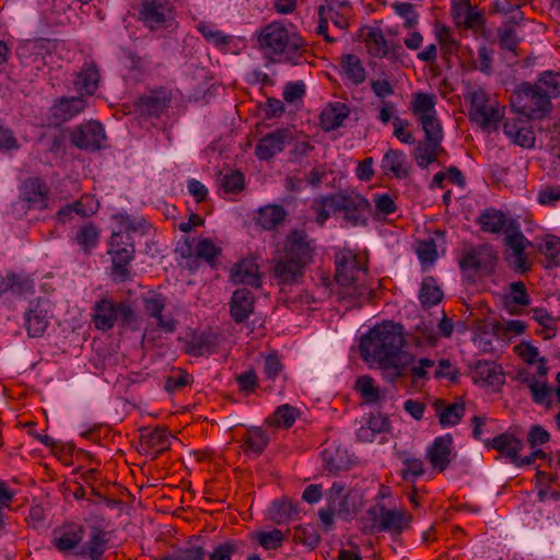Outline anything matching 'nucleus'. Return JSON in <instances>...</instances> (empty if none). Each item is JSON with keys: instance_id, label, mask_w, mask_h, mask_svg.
I'll return each mask as SVG.
<instances>
[{"instance_id": "51", "label": "nucleus", "mask_w": 560, "mask_h": 560, "mask_svg": "<svg viewBox=\"0 0 560 560\" xmlns=\"http://www.w3.org/2000/svg\"><path fill=\"white\" fill-rule=\"evenodd\" d=\"M528 388L536 404L546 405L548 408L551 406L553 397H556L553 388L536 378L529 381Z\"/></svg>"}, {"instance_id": "36", "label": "nucleus", "mask_w": 560, "mask_h": 560, "mask_svg": "<svg viewBox=\"0 0 560 560\" xmlns=\"http://www.w3.org/2000/svg\"><path fill=\"white\" fill-rule=\"evenodd\" d=\"M476 381L489 386H500L505 382L502 368L493 362L479 361L475 369Z\"/></svg>"}, {"instance_id": "41", "label": "nucleus", "mask_w": 560, "mask_h": 560, "mask_svg": "<svg viewBox=\"0 0 560 560\" xmlns=\"http://www.w3.org/2000/svg\"><path fill=\"white\" fill-rule=\"evenodd\" d=\"M477 221L481 230L487 233H499L506 223L504 213L493 208L482 211Z\"/></svg>"}, {"instance_id": "29", "label": "nucleus", "mask_w": 560, "mask_h": 560, "mask_svg": "<svg viewBox=\"0 0 560 560\" xmlns=\"http://www.w3.org/2000/svg\"><path fill=\"white\" fill-rule=\"evenodd\" d=\"M86 106V101L82 96L60 97L54 104L52 116L59 120H70L80 114Z\"/></svg>"}, {"instance_id": "62", "label": "nucleus", "mask_w": 560, "mask_h": 560, "mask_svg": "<svg viewBox=\"0 0 560 560\" xmlns=\"http://www.w3.org/2000/svg\"><path fill=\"white\" fill-rule=\"evenodd\" d=\"M514 351L527 364L546 363V359L539 358L538 349L530 342L522 341L514 347Z\"/></svg>"}, {"instance_id": "9", "label": "nucleus", "mask_w": 560, "mask_h": 560, "mask_svg": "<svg viewBox=\"0 0 560 560\" xmlns=\"http://www.w3.org/2000/svg\"><path fill=\"white\" fill-rule=\"evenodd\" d=\"M337 206H339V212L343 213V221L351 225H365L368 222L369 214L371 212V203L360 194L353 190L339 191V198L337 199Z\"/></svg>"}, {"instance_id": "5", "label": "nucleus", "mask_w": 560, "mask_h": 560, "mask_svg": "<svg viewBox=\"0 0 560 560\" xmlns=\"http://www.w3.org/2000/svg\"><path fill=\"white\" fill-rule=\"evenodd\" d=\"M92 319L97 329L105 331L116 324L124 327L132 326L137 323V314L128 301L101 299L93 306Z\"/></svg>"}, {"instance_id": "32", "label": "nucleus", "mask_w": 560, "mask_h": 560, "mask_svg": "<svg viewBox=\"0 0 560 560\" xmlns=\"http://www.w3.org/2000/svg\"><path fill=\"white\" fill-rule=\"evenodd\" d=\"M530 299L526 292L525 284L522 281H515L510 284V292L503 298L504 307L512 315L518 314L520 310L527 306Z\"/></svg>"}, {"instance_id": "60", "label": "nucleus", "mask_w": 560, "mask_h": 560, "mask_svg": "<svg viewBox=\"0 0 560 560\" xmlns=\"http://www.w3.org/2000/svg\"><path fill=\"white\" fill-rule=\"evenodd\" d=\"M355 388L369 402H375L380 399V389L374 385V381L370 376H360L357 380Z\"/></svg>"}, {"instance_id": "34", "label": "nucleus", "mask_w": 560, "mask_h": 560, "mask_svg": "<svg viewBox=\"0 0 560 560\" xmlns=\"http://www.w3.org/2000/svg\"><path fill=\"white\" fill-rule=\"evenodd\" d=\"M338 198L339 192H336L320 196L313 200L311 209L315 213V221L319 225H324L332 213L339 212V206L336 205Z\"/></svg>"}, {"instance_id": "1", "label": "nucleus", "mask_w": 560, "mask_h": 560, "mask_svg": "<svg viewBox=\"0 0 560 560\" xmlns=\"http://www.w3.org/2000/svg\"><path fill=\"white\" fill-rule=\"evenodd\" d=\"M404 328L394 322H383L371 328L360 341V354L366 362H377L383 377L395 383L406 375L411 358L402 353Z\"/></svg>"}, {"instance_id": "35", "label": "nucleus", "mask_w": 560, "mask_h": 560, "mask_svg": "<svg viewBox=\"0 0 560 560\" xmlns=\"http://www.w3.org/2000/svg\"><path fill=\"white\" fill-rule=\"evenodd\" d=\"M107 541V534L98 527H93L90 539L82 546L80 555L89 557L91 560H101L106 550Z\"/></svg>"}, {"instance_id": "61", "label": "nucleus", "mask_w": 560, "mask_h": 560, "mask_svg": "<svg viewBox=\"0 0 560 560\" xmlns=\"http://www.w3.org/2000/svg\"><path fill=\"white\" fill-rule=\"evenodd\" d=\"M424 474L423 462L420 458L408 457L402 460L401 477L406 481H415Z\"/></svg>"}, {"instance_id": "20", "label": "nucleus", "mask_w": 560, "mask_h": 560, "mask_svg": "<svg viewBox=\"0 0 560 560\" xmlns=\"http://www.w3.org/2000/svg\"><path fill=\"white\" fill-rule=\"evenodd\" d=\"M254 312V294L248 289H237L230 301V314L236 324L244 323Z\"/></svg>"}, {"instance_id": "12", "label": "nucleus", "mask_w": 560, "mask_h": 560, "mask_svg": "<svg viewBox=\"0 0 560 560\" xmlns=\"http://www.w3.org/2000/svg\"><path fill=\"white\" fill-rule=\"evenodd\" d=\"M51 315L50 303L45 299L32 301L24 315V327L31 338L42 337L47 330Z\"/></svg>"}, {"instance_id": "13", "label": "nucleus", "mask_w": 560, "mask_h": 560, "mask_svg": "<svg viewBox=\"0 0 560 560\" xmlns=\"http://www.w3.org/2000/svg\"><path fill=\"white\" fill-rule=\"evenodd\" d=\"M144 314L149 318L155 319L160 330L172 334L176 330V320L171 314L164 313L166 307V298L156 292H149L142 299Z\"/></svg>"}, {"instance_id": "52", "label": "nucleus", "mask_w": 560, "mask_h": 560, "mask_svg": "<svg viewBox=\"0 0 560 560\" xmlns=\"http://www.w3.org/2000/svg\"><path fill=\"white\" fill-rule=\"evenodd\" d=\"M299 416V410L288 404L277 408L273 415L269 418L271 425L290 428L295 422Z\"/></svg>"}, {"instance_id": "7", "label": "nucleus", "mask_w": 560, "mask_h": 560, "mask_svg": "<svg viewBox=\"0 0 560 560\" xmlns=\"http://www.w3.org/2000/svg\"><path fill=\"white\" fill-rule=\"evenodd\" d=\"M366 523L362 527L364 534L396 533L399 534L408 520L400 510H388L383 504H375L366 511Z\"/></svg>"}, {"instance_id": "30", "label": "nucleus", "mask_w": 560, "mask_h": 560, "mask_svg": "<svg viewBox=\"0 0 560 560\" xmlns=\"http://www.w3.org/2000/svg\"><path fill=\"white\" fill-rule=\"evenodd\" d=\"M108 254L112 256L113 261H131L135 255V247L130 242L129 234L113 232Z\"/></svg>"}, {"instance_id": "19", "label": "nucleus", "mask_w": 560, "mask_h": 560, "mask_svg": "<svg viewBox=\"0 0 560 560\" xmlns=\"http://www.w3.org/2000/svg\"><path fill=\"white\" fill-rule=\"evenodd\" d=\"M21 198L28 208L42 210L47 207L48 189L46 184L37 178H28L24 182Z\"/></svg>"}, {"instance_id": "10", "label": "nucleus", "mask_w": 560, "mask_h": 560, "mask_svg": "<svg viewBox=\"0 0 560 560\" xmlns=\"http://www.w3.org/2000/svg\"><path fill=\"white\" fill-rule=\"evenodd\" d=\"M498 261V255L489 244H481L467 249L460 261L459 267L464 271L471 270L481 276H489L494 271Z\"/></svg>"}, {"instance_id": "42", "label": "nucleus", "mask_w": 560, "mask_h": 560, "mask_svg": "<svg viewBox=\"0 0 560 560\" xmlns=\"http://www.w3.org/2000/svg\"><path fill=\"white\" fill-rule=\"evenodd\" d=\"M269 443L268 434L260 428L255 427L247 431L244 438L243 450L245 453H253L259 456Z\"/></svg>"}, {"instance_id": "54", "label": "nucleus", "mask_w": 560, "mask_h": 560, "mask_svg": "<svg viewBox=\"0 0 560 560\" xmlns=\"http://www.w3.org/2000/svg\"><path fill=\"white\" fill-rule=\"evenodd\" d=\"M412 112L419 119L423 116L435 115V96L432 94L417 93L412 102Z\"/></svg>"}, {"instance_id": "17", "label": "nucleus", "mask_w": 560, "mask_h": 560, "mask_svg": "<svg viewBox=\"0 0 560 560\" xmlns=\"http://www.w3.org/2000/svg\"><path fill=\"white\" fill-rule=\"evenodd\" d=\"M452 445L453 438L451 434L434 439L427 450V458L433 469L442 472L448 467L453 457Z\"/></svg>"}, {"instance_id": "25", "label": "nucleus", "mask_w": 560, "mask_h": 560, "mask_svg": "<svg viewBox=\"0 0 560 560\" xmlns=\"http://www.w3.org/2000/svg\"><path fill=\"white\" fill-rule=\"evenodd\" d=\"M98 82L100 73L97 68L92 63H86L81 71L75 73L73 89L80 93L79 96H90L97 90Z\"/></svg>"}, {"instance_id": "59", "label": "nucleus", "mask_w": 560, "mask_h": 560, "mask_svg": "<svg viewBox=\"0 0 560 560\" xmlns=\"http://www.w3.org/2000/svg\"><path fill=\"white\" fill-rule=\"evenodd\" d=\"M395 13L404 20L406 28H413L419 21V14L415 7L408 2H396L393 4Z\"/></svg>"}, {"instance_id": "22", "label": "nucleus", "mask_w": 560, "mask_h": 560, "mask_svg": "<svg viewBox=\"0 0 560 560\" xmlns=\"http://www.w3.org/2000/svg\"><path fill=\"white\" fill-rule=\"evenodd\" d=\"M83 539V528L80 525H69L52 532V542L56 549L67 553L78 547Z\"/></svg>"}, {"instance_id": "6", "label": "nucleus", "mask_w": 560, "mask_h": 560, "mask_svg": "<svg viewBox=\"0 0 560 560\" xmlns=\"http://www.w3.org/2000/svg\"><path fill=\"white\" fill-rule=\"evenodd\" d=\"M512 106L523 116L537 119L551 109V100L534 83L522 82L512 95Z\"/></svg>"}, {"instance_id": "55", "label": "nucleus", "mask_w": 560, "mask_h": 560, "mask_svg": "<svg viewBox=\"0 0 560 560\" xmlns=\"http://www.w3.org/2000/svg\"><path fill=\"white\" fill-rule=\"evenodd\" d=\"M366 46L370 52L377 58L389 55V46L381 31H373L368 34Z\"/></svg>"}, {"instance_id": "39", "label": "nucleus", "mask_w": 560, "mask_h": 560, "mask_svg": "<svg viewBox=\"0 0 560 560\" xmlns=\"http://www.w3.org/2000/svg\"><path fill=\"white\" fill-rule=\"evenodd\" d=\"M348 115L349 109L347 106L340 103H336L334 106L320 113V126L326 131L335 130L342 126Z\"/></svg>"}, {"instance_id": "15", "label": "nucleus", "mask_w": 560, "mask_h": 560, "mask_svg": "<svg viewBox=\"0 0 560 560\" xmlns=\"http://www.w3.org/2000/svg\"><path fill=\"white\" fill-rule=\"evenodd\" d=\"M285 254L301 262L308 265L315 254V241L302 230H294L288 236Z\"/></svg>"}, {"instance_id": "33", "label": "nucleus", "mask_w": 560, "mask_h": 560, "mask_svg": "<svg viewBox=\"0 0 560 560\" xmlns=\"http://www.w3.org/2000/svg\"><path fill=\"white\" fill-rule=\"evenodd\" d=\"M304 268V265L285 254L283 258L276 262L273 271L280 283H290L303 275Z\"/></svg>"}, {"instance_id": "57", "label": "nucleus", "mask_w": 560, "mask_h": 560, "mask_svg": "<svg viewBox=\"0 0 560 560\" xmlns=\"http://www.w3.org/2000/svg\"><path fill=\"white\" fill-rule=\"evenodd\" d=\"M419 120L424 131L425 140L438 141V143H441L443 140V129L435 115L423 116L420 117Z\"/></svg>"}, {"instance_id": "40", "label": "nucleus", "mask_w": 560, "mask_h": 560, "mask_svg": "<svg viewBox=\"0 0 560 560\" xmlns=\"http://www.w3.org/2000/svg\"><path fill=\"white\" fill-rule=\"evenodd\" d=\"M537 249L545 256L547 268L560 266V237L547 235L538 244Z\"/></svg>"}, {"instance_id": "21", "label": "nucleus", "mask_w": 560, "mask_h": 560, "mask_svg": "<svg viewBox=\"0 0 560 560\" xmlns=\"http://www.w3.org/2000/svg\"><path fill=\"white\" fill-rule=\"evenodd\" d=\"M231 280L234 284H246L254 288L261 285L258 265L253 259H243L231 269Z\"/></svg>"}, {"instance_id": "46", "label": "nucleus", "mask_w": 560, "mask_h": 560, "mask_svg": "<svg viewBox=\"0 0 560 560\" xmlns=\"http://www.w3.org/2000/svg\"><path fill=\"white\" fill-rule=\"evenodd\" d=\"M535 84L551 100L560 95V73L551 70L544 71Z\"/></svg>"}, {"instance_id": "16", "label": "nucleus", "mask_w": 560, "mask_h": 560, "mask_svg": "<svg viewBox=\"0 0 560 560\" xmlns=\"http://www.w3.org/2000/svg\"><path fill=\"white\" fill-rule=\"evenodd\" d=\"M292 138L289 129H277L259 140L255 148V154L259 160H269L282 152L285 145L292 141Z\"/></svg>"}, {"instance_id": "31", "label": "nucleus", "mask_w": 560, "mask_h": 560, "mask_svg": "<svg viewBox=\"0 0 560 560\" xmlns=\"http://www.w3.org/2000/svg\"><path fill=\"white\" fill-rule=\"evenodd\" d=\"M287 217V211L279 205H268L259 208L255 222L266 231H272L280 225Z\"/></svg>"}, {"instance_id": "43", "label": "nucleus", "mask_w": 560, "mask_h": 560, "mask_svg": "<svg viewBox=\"0 0 560 560\" xmlns=\"http://www.w3.org/2000/svg\"><path fill=\"white\" fill-rule=\"evenodd\" d=\"M443 299V292L436 284L433 277H425L422 280L419 292V300L423 307H431L439 304Z\"/></svg>"}, {"instance_id": "2", "label": "nucleus", "mask_w": 560, "mask_h": 560, "mask_svg": "<svg viewBox=\"0 0 560 560\" xmlns=\"http://www.w3.org/2000/svg\"><path fill=\"white\" fill-rule=\"evenodd\" d=\"M335 267L339 300L346 303L347 310L360 307L371 295L370 289L362 283L366 268L361 258L343 249L335 255Z\"/></svg>"}, {"instance_id": "14", "label": "nucleus", "mask_w": 560, "mask_h": 560, "mask_svg": "<svg viewBox=\"0 0 560 560\" xmlns=\"http://www.w3.org/2000/svg\"><path fill=\"white\" fill-rule=\"evenodd\" d=\"M139 14L148 27L155 30L174 19V9L170 0H143Z\"/></svg>"}, {"instance_id": "49", "label": "nucleus", "mask_w": 560, "mask_h": 560, "mask_svg": "<svg viewBox=\"0 0 560 560\" xmlns=\"http://www.w3.org/2000/svg\"><path fill=\"white\" fill-rule=\"evenodd\" d=\"M196 28L206 38L207 42L215 47H223L230 44L231 37L217 30L212 23L200 21Z\"/></svg>"}, {"instance_id": "11", "label": "nucleus", "mask_w": 560, "mask_h": 560, "mask_svg": "<svg viewBox=\"0 0 560 560\" xmlns=\"http://www.w3.org/2000/svg\"><path fill=\"white\" fill-rule=\"evenodd\" d=\"M71 143L89 152L98 151L106 139L103 126L96 120H90L75 126L69 131Z\"/></svg>"}, {"instance_id": "26", "label": "nucleus", "mask_w": 560, "mask_h": 560, "mask_svg": "<svg viewBox=\"0 0 560 560\" xmlns=\"http://www.w3.org/2000/svg\"><path fill=\"white\" fill-rule=\"evenodd\" d=\"M340 74L352 85H360L366 80L365 68L361 59L353 54L341 56Z\"/></svg>"}, {"instance_id": "48", "label": "nucleus", "mask_w": 560, "mask_h": 560, "mask_svg": "<svg viewBox=\"0 0 560 560\" xmlns=\"http://www.w3.org/2000/svg\"><path fill=\"white\" fill-rule=\"evenodd\" d=\"M244 546V541L233 539L217 544L208 555L209 560H232L233 556L238 553Z\"/></svg>"}, {"instance_id": "44", "label": "nucleus", "mask_w": 560, "mask_h": 560, "mask_svg": "<svg viewBox=\"0 0 560 560\" xmlns=\"http://www.w3.org/2000/svg\"><path fill=\"white\" fill-rule=\"evenodd\" d=\"M296 513V506L289 500L273 502L269 508V518L277 525L289 523Z\"/></svg>"}, {"instance_id": "64", "label": "nucleus", "mask_w": 560, "mask_h": 560, "mask_svg": "<svg viewBox=\"0 0 560 560\" xmlns=\"http://www.w3.org/2000/svg\"><path fill=\"white\" fill-rule=\"evenodd\" d=\"M161 560H207L206 550L200 547H189L180 549L172 556H166Z\"/></svg>"}, {"instance_id": "24", "label": "nucleus", "mask_w": 560, "mask_h": 560, "mask_svg": "<svg viewBox=\"0 0 560 560\" xmlns=\"http://www.w3.org/2000/svg\"><path fill=\"white\" fill-rule=\"evenodd\" d=\"M381 167L385 174L395 178H406L409 175L410 166L406 154L400 150L389 149L381 161Z\"/></svg>"}, {"instance_id": "38", "label": "nucleus", "mask_w": 560, "mask_h": 560, "mask_svg": "<svg viewBox=\"0 0 560 560\" xmlns=\"http://www.w3.org/2000/svg\"><path fill=\"white\" fill-rule=\"evenodd\" d=\"M442 151L443 148L441 143H438V141H419L412 151V156L419 167L425 168L436 161L438 155Z\"/></svg>"}, {"instance_id": "53", "label": "nucleus", "mask_w": 560, "mask_h": 560, "mask_svg": "<svg viewBox=\"0 0 560 560\" xmlns=\"http://www.w3.org/2000/svg\"><path fill=\"white\" fill-rule=\"evenodd\" d=\"M413 339L418 347L435 346L439 340V335L432 325L420 322L413 328Z\"/></svg>"}, {"instance_id": "4", "label": "nucleus", "mask_w": 560, "mask_h": 560, "mask_svg": "<svg viewBox=\"0 0 560 560\" xmlns=\"http://www.w3.org/2000/svg\"><path fill=\"white\" fill-rule=\"evenodd\" d=\"M467 100L469 101L468 117L470 121L483 131L495 130L502 117L499 102L480 86L469 90Z\"/></svg>"}, {"instance_id": "58", "label": "nucleus", "mask_w": 560, "mask_h": 560, "mask_svg": "<svg viewBox=\"0 0 560 560\" xmlns=\"http://www.w3.org/2000/svg\"><path fill=\"white\" fill-rule=\"evenodd\" d=\"M219 186L226 194H237L244 188V175L238 171L224 174L219 179Z\"/></svg>"}, {"instance_id": "37", "label": "nucleus", "mask_w": 560, "mask_h": 560, "mask_svg": "<svg viewBox=\"0 0 560 560\" xmlns=\"http://www.w3.org/2000/svg\"><path fill=\"white\" fill-rule=\"evenodd\" d=\"M170 100L158 94L141 96L136 103V109L141 115L160 117L168 107Z\"/></svg>"}, {"instance_id": "27", "label": "nucleus", "mask_w": 560, "mask_h": 560, "mask_svg": "<svg viewBox=\"0 0 560 560\" xmlns=\"http://www.w3.org/2000/svg\"><path fill=\"white\" fill-rule=\"evenodd\" d=\"M141 448L153 455L161 454L171 445V435L165 428H156L141 434Z\"/></svg>"}, {"instance_id": "63", "label": "nucleus", "mask_w": 560, "mask_h": 560, "mask_svg": "<svg viewBox=\"0 0 560 560\" xmlns=\"http://www.w3.org/2000/svg\"><path fill=\"white\" fill-rule=\"evenodd\" d=\"M370 86L373 94L382 102L385 101V98L394 95L395 93V84L392 81H389L386 77L371 79Z\"/></svg>"}, {"instance_id": "50", "label": "nucleus", "mask_w": 560, "mask_h": 560, "mask_svg": "<svg viewBox=\"0 0 560 560\" xmlns=\"http://www.w3.org/2000/svg\"><path fill=\"white\" fill-rule=\"evenodd\" d=\"M293 539L295 542L303 544L314 549L320 542V535L314 525L306 524L294 528Z\"/></svg>"}, {"instance_id": "45", "label": "nucleus", "mask_w": 560, "mask_h": 560, "mask_svg": "<svg viewBox=\"0 0 560 560\" xmlns=\"http://www.w3.org/2000/svg\"><path fill=\"white\" fill-rule=\"evenodd\" d=\"M250 539L257 541L266 550H277L284 541V534L277 528L269 532L260 530L252 533Z\"/></svg>"}, {"instance_id": "8", "label": "nucleus", "mask_w": 560, "mask_h": 560, "mask_svg": "<svg viewBox=\"0 0 560 560\" xmlns=\"http://www.w3.org/2000/svg\"><path fill=\"white\" fill-rule=\"evenodd\" d=\"M326 501L342 521H351L363 505L362 497L353 491L346 490V485L335 481L326 493Z\"/></svg>"}, {"instance_id": "28", "label": "nucleus", "mask_w": 560, "mask_h": 560, "mask_svg": "<svg viewBox=\"0 0 560 560\" xmlns=\"http://www.w3.org/2000/svg\"><path fill=\"white\" fill-rule=\"evenodd\" d=\"M491 446L500 454L506 456L511 463L521 466L522 457H520L518 453L523 448L522 440L510 433H502L492 440Z\"/></svg>"}, {"instance_id": "56", "label": "nucleus", "mask_w": 560, "mask_h": 560, "mask_svg": "<svg viewBox=\"0 0 560 560\" xmlns=\"http://www.w3.org/2000/svg\"><path fill=\"white\" fill-rule=\"evenodd\" d=\"M282 371L283 364L278 354L271 353L265 358L262 369L264 381L275 383L279 377H284Z\"/></svg>"}, {"instance_id": "47", "label": "nucleus", "mask_w": 560, "mask_h": 560, "mask_svg": "<svg viewBox=\"0 0 560 560\" xmlns=\"http://www.w3.org/2000/svg\"><path fill=\"white\" fill-rule=\"evenodd\" d=\"M75 243L85 254H91L98 243V231L96 226L93 223L82 225L77 232Z\"/></svg>"}, {"instance_id": "23", "label": "nucleus", "mask_w": 560, "mask_h": 560, "mask_svg": "<svg viewBox=\"0 0 560 560\" xmlns=\"http://www.w3.org/2000/svg\"><path fill=\"white\" fill-rule=\"evenodd\" d=\"M433 408L442 427H454L460 422L465 415V404L462 399H457L453 404H447L443 399H436Z\"/></svg>"}, {"instance_id": "18", "label": "nucleus", "mask_w": 560, "mask_h": 560, "mask_svg": "<svg viewBox=\"0 0 560 560\" xmlns=\"http://www.w3.org/2000/svg\"><path fill=\"white\" fill-rule=\"evenodd\" d=\"M527 243L526 237L520 231L512 232L505 237V244L511 249L506 259L515 272L524 273L530 269V264L525 256Z\"/></svg>"}, {"instance_id": "3", "label": "nucleus", "mask_w": 560, "mask_h": 560, "mask_svg": "<svg viewBox=\"0 0 560 560\" xmlns=\"http://www.w3.org/2000/svg\"><path fill=\"white\" fill-rule=\"evenodd\" d=\"M259 50L272 60L293 62L304 39L280 22H271L262 27L257 37Z\"/></svg>"}]
</instances>
